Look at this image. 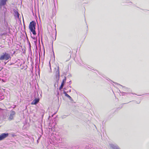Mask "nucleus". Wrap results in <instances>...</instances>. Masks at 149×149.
<instances>
[{"label": "nucleus", "mask_w": 149, "mask_h": 149, "mask_svg": "<svg viewBox=\"0 0 149 149\" xmlns=\"http://www.w3.org/2000/svg\"><path fill=\"white\" fill-rule=\"evenodd\" d=\"M21 81H22L21 80L20 81V83L21 84Z\"/></svg>", "instance_id": "nucleus-11"}, {"label": "nucleus", "mask_w": 149, "mask_h": 149, "mask_svg": "<svg viewBox=\"0 0 149 149\" xmlns=\"http://www.w3.org/2000/svg\"><path fill=\"white\" fill-rule=\"evenodd\" d=\"M8 133H2L0 135V141L3 140L6 137L8 136Z\"/></svg>", "instance_id": "nucleus-4"}, {"label": "nucleus", "mask_w": 149, "mask_h": 149, "mask_svg": "<svg viewBox=\"0 0 149 149\" xmlns=\"http://www.w3.org/2000/svg\"><path fill=\"white\" fill-rule=\"evenodd\" d=\"M64 94L67 97H68L69 98H71V97L68 94H67L66 92H64Z\"/></svg>", "instance_id": "nucleus-9"}, {"label": "nucleus", "mask_w": 149, "mask_h": 149, "mask_svg": "<svg viewBox=\"0 0 149 149\" xmlns=\"http://www.w3.org/2000/svg\"><path fill=\"white\" fill-rule=\"evenodd\" d=\"M6 0H1L0 2L1 5H4L6 4Z\"/></svg>", "instance_id": "nucleus-7"}, {"label": "nucleus", "mask_w": 149, "mask_h": 149, "mask_svg": "<svg viewBox=\"0 0 149 149\" xmlns=\"http://www.w3.org/2000/svg\"><path fill=\"white\" fill-rule=\"evenodd\" d=\"M39 98H35L32 102L31 103V104H36L39 102Z\"/></svg>", "instance_id": "nucleus-5"}, {"label": "nucleus", "mask_w": 149, "mask_h": 149, "mask_svg": "<svg viewBox=\"0 0 149 149\" xmlns=\"http://www.w3.org/2000/svg\"><path fill=\"white\" fill-rule=\"evenodd\" d=\"M10 55L6 52L3 53L0 56V60H7L10 58Z\"/></svg>", "instance_id": "nucleus-2"}, {"label": "nucleus", "mask_w": 149, "mask_h": 149, "mask_svg": "<svg viewBox=\"0 0 149 149\" xmlns=\"http://www.w3.org/2000/svg\"><path fill=\"white\" fill-rule=\"evenodd\" d=\"M66 82V79H65L63 80L62 81V83L61 84V85L59 88V89L60 90H61L62 89L63 87L64 84H65Z\"/></svg>", "instance_id": "nucleus-6"}, {"label": "nucleus", "mask_w": 149, "mask_h": 149, "mask_svg": "<svg viewBox=\"0 0 149 149\" xmlns=\"http://www.w3.org/2000/svg\"><path fill=\"white\" fill-rule=\"evenodd\" d=\"M36 25V22L34 21H32L30 23L29 26V29L34 35H36V34L35 31Z\"/></svg>", "instance_id": "nucleus-1"}, {"label": "nucleus", "mask_w": 149, "mask_h": 149, "mask_svg": "<svg viewBox=\"0 0 149 149\" xmlns=\"http://www.w3.org/2000/svg\"><path fill=\"white\" fill-rule=\"evenodd\" d=\"M71 55H69L68 58L66 59V61H68L71 58Z\"/></svg>", "instance_id": "nucleus-10"}, {"label": "nucleus", "mask_w": 149, "mask_h": 149, "mask_svg": "<svg viewBox=\"0 0 149 149\" xmlns=\"http://www.w3.org/2000/svg\"><path fill=\"white\" fill-rule=\"evenodd\" d=\"M55 71L54 72L55 73V75L56 77V80L58 81L59 79V67L58 66L56 68H55Z\"/></svg>", "instance_id": "nucleus-3"}, {"label": "nucleus", "mask_w": 149, "mask_h": 149, "mask_svg": "<svg viewBox=\"0 0 149 149\" xmlns=\"http://www.w3.org/2000/svg\"><path fill=\"white\" fill-rule=\"evenodd\" d=\"M13 115H12L11 114H10V116L8 118V120H13Z\"/></svg>", "instance_id": "nucleus-8"}, {"label": "nucleus", "mask_w": 149, "mask_h": 149, "mask_svg": "<svg viewBox=\"0 0 149 149\" xmlns=\"http://www.w3.org/2000/svg\"><path fill=\"white\" fill-rule=\"evenodd\" d=\"M41 40H42V38H41Z\"/></svg>", "instance_id": "nucleus-12"}]
</instances>
